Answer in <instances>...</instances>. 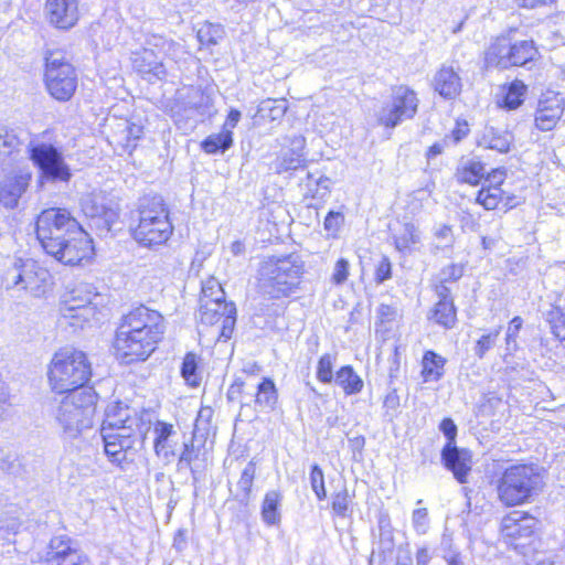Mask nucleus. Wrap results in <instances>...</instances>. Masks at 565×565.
<instances>
[{"label":"nucleus","mask_w":565,"mask_h":565,"mask_svg":"<svg viewBox=\"0 0 565 565\" xmlns=\"http://www.w3.org/2000/svg\"><path fill=\"white\" fill-rule=\"evenodd\" d=\"M303 273V263L296 253L264 259L258 268V288L271 299L288 297L294 292Z\"/></svg>","instance_id":"obj_3"},{"label":"nucleus","mask_w":565,"mask_h":565,"mask_svg":"<svg viewBox=\"0 0 565 565\" xmlns=\"http://www.w3.org/2000/svg\"><path fill=\"white\" fill-rule=\"evenodd\" d=\"M434 89L445 99H454L461 92V78L451 66H441L434 76Z\"/></svg>","instance_id":"obj_25"},{"label":"nucleus","mask_w":565,"mask_h":565,"mask_svg":"<svg viewBox=\"0 0 565 565\" xmlns=\"http://www.w3.org/2000/svg\"><path fill=\"white\" fill-rule=\"evenodd\" d=\"M457 318L456 308L452 300L439 299L435 305L430 319L445 328H452Z\"/></svg>","instance_id":"obj_42"},{"label":"nucleus","mask_w":565,"mask_h":565,"mask_svg":"<svg viewBox=\"0 0 565 565\" xmlns=\"http://www.w3.org/2000/svg\"><path fill=\"white\" fill-rule=\"evenodd\" d=\"M543 487V478L530 465H515L507 468L498 482V498L507 507L523 504L537 494Z\"/></svg>","instance_id":"obj_7"},{"label":"nucleus","mask_w":565,"mask_h":565,"mask_svg":"<svg viewBox=\"0 0 565 565\" xmlns=\"http://www.w3.org/2000/svg\"><path fill=\"white\" fill-rule=\"evenodd\" d=\"M3 285L7 290H15L32 298H44L53 289L50 271L32 258H15L4 270Z\"/></svg>","instance_id":"obj_6"},{"label":"nucleus","mask_w":565,"mask_h":565,"mask_svg":"<svg viewBox=\"0 0 565 565\" xmlns=\"http://www.w3.org/2000/svg\"><path fill=\"white\" fill-rule=\"evenodd\" d=\"M256 473V467L253 461H249L241 473V478L237 482V492L235 498L244 504L248 503L254 478Z\"/></svg>","instance_id":"obj_43"},{"label":"nucleus","mask_w":565,"mask_h":565,"mask_svg":"<svg viewBox=\"0 0 565 565\" xmlns=\"http://www.w3.org/2000/svg\"><path fill=\"white\" fill-rule=\"evenodd\" d=\"M486 177V164L478 158H461L455 178L459 183L477 186Z\"/></svg>","instance_id":"obj_27"},{"label":"nucleus","mask_w":565,"mask_h":565,"mask_svg":"<svg viewBox=\"0 0 565 565\" xmlns=\"http://www.w3.org/2000/svg\"><path fill=\"white\" fill-rule=\"evenodd\" d=\"M278 401V392L274 381L264 377L257 386L255 403L262 408L273 409Z\"/></svg>","instance_id":"obj_41"},{"label":"nucleus","mask_w":565,"mask_h":565,"mask_svg":"<svg viewBox=\"0 0 565 565\" xmlns=\"http://www.w3.org/2000/svg\"><path fill=\"white\" fill-rule=\"evenodd\" d=\"M351 503V499L348 492V489H342L341 491L337 492L332 497V510L333 512L345 518L348 516L349 507Z\"/></svg>","instance_id":"obj_55"},{"label":"nucleus","mask_w":565,"mask_h":565,"mask_svg":"<svg viewBox=\"0 0 565 565\" xmlns=\"http://www.w3.org/2000/svg\"><path fill=\"white\" fill-rule=\"evenodd\" d=\"M526 93L527 86L522 81L514 79L501 87L497 104L502 109L515 110L523 105Z\"/></svg>","instance_id":"obj_29"},{"label":"nucleus","mask_w":565,"mask_h":565,"mask_svg":"<svg viewBox=\"0 0 565 565\" xmlns=\"http://www.w3.org/2000/svg\"><path fill=\"white\" fill-rule=\"evenodd\" d=\"M484 65L487 68L508 70L510 63V40L507 36H499L490 44L484 53Z\"/></svg>","instance_id":"obj_28"},{"label":"nucleus","mask_w":565,"mask_h":565,"mask_svg":"<svg viewBox=\"0 0 565 565\" xmlns=\"http://www.w3.org/2000/svg\"><path fill=\"white\" fill-rule=\"evenodd\" d=\"M131 64L134 71L150 83L162 81L167 75L162 56L152 52L150 47H142L132 52Z\"/></svg>","instance_id":"obj_19"},{"label":"nucleus","mask_w":565,"mask_h":565,"mask_svg":"<svg viewBox=\"0 0 565 565\" xmlns=\"http://www.w3.org/2000/svg\"><path fill=\"white\" fill-rule=\"evenodd\" d=\"M138 215L139 223L142 228L148 225H158L164 228H170L169 209L159 194H146L138 201Z\"/></svg>","instance_id":"obj_17"},{"label":"nucleus","mask_w":565,"mask_h":565,"mask_svg":"<svg viewBox=\"0 0 565 565\" xmlns=\"http://www.w3.org/2000/svg\"><path fill=\"white\" fill-rule=\"evenodd\" d=\"M419 99L415 90L406 85L392 87L390 102L382 107L377 121L385 128L393 129L417 114Z\"/></svg>","instance_id":"obj_12"},{"label":"nucleus","mask_w":565,"mask_h":565,"mask_svg":"<svg viewBox=\"0 0 565 565\" xmlns=\"http://www.w3.org/2000/svg\"><path fill=\"white\" fill-rule=\"evenodd\" d=\"M349 276V263L344 258H340L334 266L332 280L337 285L343 284Z\"/></svg>","instance_id":"obj_61"},{"label":"nucleus","mask_w":565,"mask_h":565,"mask_svg":"<svg viewBox=\"0 0 565 565\" xmlns=\"http://www.w3.org/2000/svg\"><path fill=\"white\" fill-rule=\"evenodd\" d=\"M44 83L49 94L58 102H67L75 94L77 73L63 52L46 53Z\"/></svg>","instance_id":"obj_10"},{"label":"nucleus","mask_w":565,"mask_h":565,"mask_svg":"<svg viewBox=\"0 0 565 565\" xmlns=\"http://www.w3.org/2000/svg\"><path fill=\"white\" fill-rule=\"evenodd\" d=\"M184 114L174 111L175 122L181 118L192 119L195 124L204 121L206 117H211L214 113L213 99L210 94L200 87L189 89L186 97L182 102Z\"/></svg>","instance_id":"obj_18"},{"label":"nucleus","mask_w":565,"mask_h":565,"mask_svg":"<svg viewBox=\"0 0 565 565\" xmlns=\"http://www.w3.org/2000/svg\"><path fill=\"white\" fill-rule=\"evenodd\" d=\"M143 47H150L158 55L172 60L178 58L183 52L182 45L173 39L149 31L145 32Z\"/></svg>","instance_id":"obj_30"},{"label":"nucleus","mask_w":565,"mask_h":565,"mask_svg":"<svg viewBox=\"0 0 565 565\" xmlns=\"http://www.w3.org/2000/svg\"><path fill=\"white\" fill-rule=\"evenodd\" d=\"M234 143L233 131L221 130L211 134L201 141V149L207 154H222Z\"/></svg>","instance_id":"obj_36"},{"label":"nucleus","mask_w":565,"mask_h":565,"mask_svg":"<svg viewBox=\"0 0 565 565\" xmlns=\"http://www.w3.org/2000/svg\"><path fill=\"white\" fill-rule=\"evenodd\" d=\"M99 297L96 287L89 282L81 281L68 286L61 296L60 323L76 329H83L85 323L96 319Z\"/></svg>","instance_id":"obj_8"},{"label":"nucleus","mask_w":565,"mask_h":565,"mask_svg":"<svg viewBox=\"0 0 565 565\" xmlns=\"http://www.w3.org/2000/svg\"><path fill=\"white\" fill-rule=\"evenodd\" d=\"M388 278H391V263L384 257L376 267L375 280L381 284Z\"/></svg>","instance_id":"obj_64"},{"label":"nucleus","mask_w":565,"mask_h":565,"mask_svg":"<svg viewBox=\"0 0 565 565\" xmlns=\"http://www.w3.org/2000/svg\"><path fill=\"white\" fill-rule=\"evenodd\" d=\"M70 544V539L66 536H55L51 539L47 550L44 555V562L52 565L60 562L67 553L76 552Z\"/></svg>","instance_id":"obj_40"},{"label":"nucleus","mask_w":565,"mask_h":565,"mask_svg":"<svg viewBox=\"0 0 565 565\" xmlns=\"http://www.w3.org/2000/svg\"><path fill=\"white\" fill-rule=\"evenodd\" d=\"M282 495L279 491L271 490L265 494L262 503V520L269 526L280 522V503Z\"/></svg>","instance_id":"obj_37"},{"label":"nucleus","mask_w":565,"mask_h":565,"mask_svg":"<svg viewBox=\"0 0 565 565\" xmlns=\"http://www.w3.org/2000/svg\"><path fill=\"white\" fill-rule=\"evenodd\" d=\"M505 179V170L503 168L492 169L489 173H486L483 180L489 182V186L499 188Z\"/></svg>","instance_id":"obj_63"},{"label":"nucleus","mask_w":565,"mask_h":565,"mask_svg":"<svg viewBox=\"0 0 565 565\" xmlns=\"http://www.w3.org/2000/svg\"><path fill=\"white\" fill-rule=\"evenodd\" d=\"M154 451L157 456L168 459L173 451L168 445V439L173 433V426L164 422H157L154 425Z\"/></svg>","instance_id":"obj_39"},{"label":"nucleus","mask_w":565,"mask_h":565,"mask_svg":"<svg viewBox=\"0 0 565 565\" xmlns=\"http://www.w3.org/2000/svg\"><path fill=\"white\" fill-rule=\"evenodd\" d=\"M513 141L514 136L508 129L486 126L478 140V145L500 153H508Z\"/></svg>","instance_id":"obj_26"},{"label":"nucleus","mask_w":565,"mask_h":565,"mask_svg":"<svg viewBox=\"0 0 565 565\" xmlns=\"http://www.w3.org/2000/svg\"><path fill=\"white\" fill-rule=\"evenodd\" d=\"M36 238L41 247L46 239H60L55 247H94L89 232L65 209L44 210L36 218Z\"/></svg>","instance_id":"obj_2"},{"label":"nucleus","mask_w":565,"mask_h":565,"mask_svg":"<svg viewBox=\"0 0 565 565\" xmlns=\"http://www.w3.org/2000/svg\"><path fill=\"white\" fill-rule=\"evenodd\" d=\"M499 334L500 328L488 334H483L476 343L475 354L479 359H482L486 355V353L494 347Z\"/></svg>","instance_id":"obj_56"},{"label":"nucleus","mask_w":565,"mask_h":565,"mask_svg":"<svg viewBox=\"0 0 565 565\" xmlns=\"http://www.w3.org/2000/svg\"><path fill=\"white\" fill-rule=\"evenodd\" d=\"M164 330V318L157 310L140 306L129 311L116 331L114 349L117 359L125 364L147 360Z\"/></svg>","instance_id":"obj_1"},{"label":"nucleus","mask_w":565,"mask_h":565,"mask_svg":"<svg viewBox=\"0 0 565 565\" xmlns=\"http://www.w3.org/2000/svg\"><path fill=\"white\" fill-rule=\"evenodd\" d=\"M224 34V29L221 24L207 23L200 28L198 31V39L203 45H216Z\"/></svg>","instance_id":"obj_47"},{"label":"nucleus","mask_w":565,"mask_h":565,"mask_svg":"<svg viewBox=\"0 0 565 565\" xmlns=\"http://www.w3.org/2000/svg\"><path fill=\"white\" fill-rule=\"evenodd\" d=\"M151 414L138 413L122 402L116 401L107 405L100 430L118 431L130 427L129 431L139 438H146L151 428Z\"/></svg>","instance_id":"obj_11"},{"label":"nucleus","mask_w":565,"mask_h":565,"mask_svg":"<svg viewBox=\"0 0 565 565\" xmlns=\"http://www.w3.org/2000/svg\"><path fill=\"white\" fill-rule=\"evenodd\" d=\"M44 10L49 22L60 30H70L78 21L77 0H46Z\"/></svg>","instance_id":"obj_21"},{"label":"nucleus","mask_w":565,"mask_h":565,"mask_svg":"<svg viewBox=\"0 0 565 565\" xmlns=\"http://www.w3.org/2000/svg\"><path fill=\"white\" fill-rule=\"evenodd\" d=\"M522 319L520 317H514L508 327L507 335H505V343H507V350L513 351L516 349V338L519 334L520 329L522 328Z\"/></svg>","instance_id":"obj_58"},{"label":"nucleus","mask_w":565,"mask_h":565,"mask_svg":"<svg viewBox=\"0 0 565 565\" xmlns=\"http://www.w3.org/2000/svg\"><path fill=\"white\" fill-rule=\"evenodd\" d=\"M130 427L118 431L100 430V437L104 443V450L108 459L120 465L126 459V452L137 444L142 445L146 438L135 437L129 431Z\"/></svg>","instance_id":"obj_16"},{"label":"nucleus","mask_w":565,"mask_h":565,"mask_svg":"<svg viewBox=\"0 0 565 565\" xmlns=\"http://www.w3.org/2000/svg\"><path fill=\"white\" fill-rule=\"evenodd\" d=\"M412 525L418 535L427 533L429 529V516L426 508H418L413 511Z\"/></svg>","instance_id":"obj_54"},{"label":"nucleus","mask_w":565,"mask_h":565,"mask_svg":"<svg viewBox=\"0 0 565 565\" xmlns=\"http://www.w3.org/2000/svg\"><path fill=\"white\" fill-rule=\"evenodd\" d=\"M287 110L286 100L280 99H265L258 105L257 114L262 118H268L269 120H278L284 117Z\"/></svg>","instance_id":"obj_44"},{"label":"nucleus","mask_w":565,"mask_h":565,"mask_svg":"<svg viewBox=\"0 0 565 565\" xmlns=\"http://www.w3.org/2000/svg\"><path fill=\"white\" fill-rule=\"evenodd\" d=\"M47 376L53 391L68 394L87 387L92 366L83 351L63 348L53 355Z\"/></svg>","instance_id":"obj_5"},{"label":"nucleus","mask_w":565,"mask_h":565,"mask_svg":"<svg viewBox=\"0 0 565 565\" xmlns=\"http://www.w3.org/2000/svg\"><path fill=\"white\" fill-rule=\"evenodd\" d=\"M439 429L447 438L446 444L456 445L457 426L451 418H444L439 425Z\"/></svg>","instance_id":"obj_62"},{"label":"nucleus","mask_w":565,"mask_h":565,"mask_svg":"<svg viewBox=\"0 0 565 565\" xmlns=\"http://www.w3.org/2000/svg\"><path fill=\"white\" fill-rule=\"evenodd\" d=\"M44 250L47 256H51L62 265L70 267L84 268L90 266L96 256V249H55L53 253H49L47 249Z\"/></svg>","instance_id":"obj_31"},{"label":"nucleus","mask_w":565,"mask_h":565,"mask_svg":"<svg viewBox=\"0 0 565 565\" xmlns=\"http://www.w3.org/2000/svg\"><path fill=\"white\" fill-rule=\"evenodd\" d=\"M344 224V215L339 211H329L324 222L323 227L331 236H337L339 231L342 228Z\"/></svg>","instance_id":"obj_57"},{"label":"nucleus","mask_w":565,"mask_h":565,"mask_svg":"<svg viewBox=\"0 0 565 565\" xmlns=\"http://www.w3.org/2000/svg\"><path fill=\"white\" fill-rule=\"evenodd\" d=\"M285 141L288 142L287 151L292 152V154H305L306 148V138L301 135H291L285 138Z\"/></svg>","instance_id":"obj_59"},{"label":"nucleus","mask_w":565,"mask_h":565,"mask_svg":"<svg viewBox=\"0 0 565 565\" xmlns=\"http://www.w3.org/2000/svg\"><path fill=\"white\" fill-rule=\"evenodd\" d=\"M96 403L97 394L93 387L73 391L60 401L54 415L64 438L75 439L92 428Z\"/></svg>","instance_id":"obj_4"},{"label":"nucleus","mask_w":565,"mask_h":565,"mask_svg":"<svg viewBox=\"0 0 565 565\" xmlns=\"http://www.w3.org/2000/svg\"><path fill=\"white\" fill-rule=\"evenodd\" d=\"M502 200V190L497 186H482L476 198V202L486 210H494Z\"/></svg>","instance_id":"obj_46"},{"label":"nucleus","mask_w":565,"mask_h":565,"mask_svg":"<svg viewBox=\"0 0 565 565\" xmlns=\"http://www.w3.org/2000/svg\"><path fill=\"white\" fill-rule=\"evenodd\" d=\"M305 163L306 158H303L302 154H292V152L282 150L275 160V170L277 173L295 171L301 167H305Z\"/></svg>","instance_id":"obj_45"},{"label":"nucleus","mask_w":565,"mask_h":565,"mask_svg":"<svg viewBox=\"0 0 565 565\" xmlns=\"http://www.w3.org/2000/svg\"><path fill=\"white\" fill-rule=\"evenodd\" d=\"M537 520L523 511H512L502 519L501 531L511 539L530 537L536 527Z\"/></svg>","instance_id":"obj_24"},{"label":"nucleus","mask_w":565,"mask_h":565,"mask_svg":"<svg viewBox=\"0 0 565 565\" xmlns=\"http://www.w3.org/2000/svg\"><path fill=\"white\" fill-rule=\"evenodd\" d=\"M21 131L7 125H0V169L12 168L23 157Z\"/></svg>","instance_id":"obj_20"},{"label":"nucleus","mask_w":565,"mask_h":565,"mask_svg":"<svg viewBox=\"0 0 565 565\" xmlns=\"http://www.w3.org/2000/svg\"><path fill=\"white\" fill-rule=\"evenodd\" d=\"M104 201V198L92 194L81 200L82 211L88 218V227L98 236H106L119 217L117 209L106 204Z\"/></svg>","instance_id":"obj_14"},{"label":"nucleus","mask_w":565,"mask_h":565,"mask_svg":"<svg viewBox=\"0 0 565 565\" xmlns=\"http://www.w3.org/2000/svg\"><path fill=\"white\" fill-rule=\"evenodd\" d=\"M224 290L222 289L221 284L214 279L210 278L202 285V296L200 299H211L215 301L225 300L224 299Z\"/></svg>","instance_id":"obj_53"},{"label":"nucleus","mask_w":565,"mask_h":565,"mask_svg":"<svg viewBox=\"0 0 565 565\" xmlns=\"http://www.w3.org/2000/svg\"><path fill=\"white\" fill-rule=\"evenodd\" d=\"M334 382L345 395H355L362 392L364 382L351 365L341 366L335 375Z\"/></svg>","instance_id":"obj_35"},{"label":"nucleus","mask_w":565,"mask_h":565,"mask_svg":"<svg viewBox=\"0 0 565 565\" xmlns=\"http://www.w3.org/2000/svg\"><path fill=\"white\" fill-rule=\"evenodd\" d=\"M539 54L533 40L510 41V63L512 66H525Z\"/></svg>","instance_id":"obj_34"},{"label":"nucleus","mask_w":565,"mask_h":565,"mask_svg":"<svg viewBox=\"0 0 565 565\" xmlns=\"http://www.w3.org/2000/svg\"><path fill=\"white\" fill-rule=\"evenodd\" d=\"M446 359L434 351L425 352L422 361L424 382L439 381L444 375Z\"/></svg>","instance_id":"obj_38"},{"label":"nucleus","mask_w":565,"mask_h":565,"mask_svg":"<svg viewBox=\"0 0 565 565\" xmlns=\"http://www.w3.org/2000/svg\"><path fill=\"white\" fill-rule=\"evenodd\" d=\"M565 110V97L559 92L546 90L541 94L534 114V126L543 132L553 130Z\"/></svg>","instance_id":"obj_15"},{"label":"nucleus","mask_w":565,"mask_h":565,"mask_svg":"<svg viewBox=\"0 0 565 565\" xmlns=\"http://www.w3.org/2000/svg\"><path fill=\"white\" fill-rule=\"evenodd\" d=\"M335 356L330 353H326L320 356L317 365V379L324 384H329L334 379L333 376V364Z\"/></svg>","instance_id":"obj_51"},{"label":"nucleus","mask_w":565,"mask_h":565,"mask_svg":"<svg viewBox=\"0 0 565 565\" xmlns=\"http://www.w3.org/2000/svg\"><path fill=\"white\" fill-rule=\"evenodd\" d=\"M172 233V224H170V228H164L158 225H148L147 228H142L141 224H138L132 232V236L141 247H152L154 245L164 244Z\"/></svg>","instance_id":"obj_32"},{"label":"nucleus","mask_w":565,"mask_h":565,"mask_svg":"<svg viewBox=\"0 0 565 565\" xmlns=\"http://www.w3.org/2000/svg\"><path fill=\"white\" fill-rule=\"evenodd\" d=\"M199 320L204 326H216L218 338L227 340L236 323V307L225 300L200 299Z\"/></svg>","instance_id":"obj_13"},{"label":"nucleus","mask_w":565,"mask_h":565,"mask_svg":"<svg viewBox=\"0 0 565 565\" xmlns=\"http://www.w3.org/2000/svg\"><path fill=\"white\" fill-rule=\"evenodd\" d=\"M124 126L120 132V142L126 149H134L136 141L139 140L143 134V127L129 121H125Z\"/></svg>","instance_id":"obj_49"},{"label":"nucleus","mask_w":565,"mask_h":565,"mask_svg":"<svg viewBox=\"0 0 565 565\" xmlns=\"http://www.w3.org/2000/svg\"><path fill=\"white\" fill-rule=\"evenodd\" d=\"M199 456V449H196L193 445V443H185L183 451L179 458L178 465L183 467H190L191 463L198 458Z\"/></svg>","instance_id":"obj_60"},{"label":"nucleus","mask_w":565,"mask_h":565,"mask_svg":"<svg viewBox=\"0 0 565 565\" xmlns=\"http://www.w3.org/2000/svg\"><path fill=\"white\" fill-rule=\"evenodd\" d=\"M29 159L38 170L39 183L68 182L73 175L65 161L63 148L56 143L32 139L28 147Z\"/></svg>","instance_id":"obj_9"},{"label":"nucleus","mask_w":565,"mask_h":565,"mask_svg":"<svg viewBox=\"0 0 565 565\" xmlns=\"http://www.w3.org/2000/svg\"><path fill=\"white\" fill-rule=\"evenodd\" d=\"M441 460L458 482L466 483L468 481L472 466V456L468 449L446 444L441 450Z\"/></svg>","instance_id":"obj_22"},{"label":"nucleus","mask_w":565,"mask_h":565,"mask_svg":"<svg viewBox=\"0 0 565 565\" xmlns=\"http://www.w3.org/2000/svg\"><path fill=\"white\" fill-rule=\"evenodd\" d=\"M31 179L32 174L29 171L6 175L0 181V203L7 209H14L22 194L26 191Z\"/></svg>","instance_id":"obj_23"},{"label":"nucleus","mask_w":565,"mask_h":565,"mask_svg":"<svg viewBox=\"0 0 565 565\" xmlns=\"http://www.w3.org/2000/svg\"><path fill=\"white\" fill-rule=\"evenodd\" d=\"M302 182L306 188V196L313 200L326 201L331 193V179L319 171L307 172Z\"/></svg>","instance_id":"obj_33"},{"label":"nucleus","mask_w":565,"mask_h":565,"mask_svg":"<svg viewBox=\"0 0 565 565\" xmlns=\"http://www.w3.org/2000/svg\"><path fill=\"white\" fill-rule=\"evenodd\" d=\"M310 484L319 500H324L327 498L323 471L318 465H313L311 467Z\"/></svg>","instance_id":"obj_52"},{"label":"nucleus","mask_w":565,"mask_h":565,"mask_svg":"<svg viewBox=\"0 0 565 565\" xmlns=\"http://www.w3.org/2000/svg\"><path fill=\"white\" fill-rule=\"evenodd\" d=\"M196 370L198 356L192 352L186 353L182 362L181 375L186 381V383L192 386L199 384V376Z\"/></svg>","instance_id":"obj_50"},{"label":"nucleus","mask_w":565,"mask_h":565,"mask_svg":"<svg viewBox=\"0 0 565 565\" xmlns=\"http://www.w3.org/2000/svg\"><path fill=\"white\" fill-rule=\"evenodd\" d=\"M420 231L412 223H405L399 234L395 237V247H409L420 243Z\"/></svg>","instance_id":"obj_48"}]
</instances>
